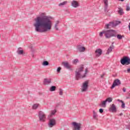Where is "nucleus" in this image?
Instances as JSON below:
<instances>
[{
    "instance_id": "obj_25",
    "label": "nucleus",
    "mask_w": 130,
    "mask_h": 130,
    "mask_svg": "<svg viewBox=\"0 0 130 130\" xmlns=\"http://www.w3.org/2000/svg\"><path fill=\"white\" fill-rule=\"evenodd\" d=\"M118 13L119 14V15H123V10L121 8H119V10L118 11Z\"/></svg>"
},
{
    "instance_id": "obj_29",
    "label": "nucleus",
    "mask_w": 130,
    "mask_h": 130,
    "mask_svg": "<svg viewBox=\"0 0 130 130\" xmlns=\"http://www.w3.org/2000/svg\"><path fill=\"white\" fill-rule=\"evenodd\" d=\"M102 49H98V56H100L102 54Z\"/></svg>"
},
{
    "instance_id": "obj_19",
    "label": "nucleus",
    "mask_w": 130,
    "mask_h": 130,
    "mask_svg": "<svg viewBox=\"0 0 130 130\" xmlns=\"http://www.w3.org/2000/svg\"><path fill=\"white\" fill-rule=\"evenodd\" d=\"M21 49H22V48H19L18 49V50L17 51L18 54L21 55L23 54V53H24V50Z\"/></svg>"
},
{
    "instance_id": "obj_23",
    "label": "nucleus",
    "mask_w": 130,
    "mask_h": 130,
    "mask_svg": "<svg viewBox=\"0 0 130 130\" xmlns=\"http://www.w3.org/2000/svg\"><path fill=\"white\" fill-rule=\"evenodd\" d=\"M42 66H44V67H47V66H49V62L47 61H44L42 63Z\"/></svg>"
},
{
    "instance_id": "obj_39",
    "label": "nucleus",
    "mask_w": 130,
    "mask_h": 130,
    "mask_svg": "<svg viewBox=\"0 0 130 130\" xmlns=\"http://www.w3.org/2000/svg\"><path fill=\"white\" fill-rule=\"evenodd\" d=\"M122 91L124 92H126V89L125 88V87H123L122 88Z\"/></svg>"
},
{
    "instance_id": "obj_45",
    "label": "nucleus",
    "mask_w": 130,
    "mask_h": 130,
    "mask_svg": "<svg viewBox=\"0 0 130 130\" xmlns=\"http://www.w3.org/2000/svg\"><path fill=\"white\" fill-rule=\"evenodd\" d=\"M29 47V48H32V46H30Z\"/></svg>"
},
{
    "instance_id": "obj_36",
    "label": "nucleus",
    "mask_w": 130,
    "mask_h": 130,
    "mask_svg": "<svg viewBox=\"0 0 130 130\" xmlns=\"http://www.w3.org/2000/svg\"><path fill=\"white\" fill-rule=\"evenodd\" d=\"M129 10H130L129 6H128V5H127L126 8V11H129Z\"/></svg>"
},
{
    "instance_id": "obj_34",
    "label": "nucleus",
    "mask_w": 130,
    "mask_h": 130,
    "mask_svg": "<svg viewBox=\"0 0 130 130\" xmlns=\"http://www.w3.org/2000/svg\"><path fill=\"white\" fill-rule=\"evenodd\" d=\"M60 70H61V68L60 67H58L57 69V73H60Z\"/></svg>"
},
{
    "instance_id": "obj_21",
    "label": "nucleus",
    "mask_w": 130,
    "mask_h": 130,
    "mask_svg": "<svg viewBox=\"0 0 130 130\" xmlns=\"http://www.w3.org/2000/svg\"><path fill=\"white\" fill-rule=\"evenodd\" d=\"M56 113V110H52L51 112V114L49 115V117H51L53 115H54Z\"/></svg>"
},
{
    "instance_id": "obj_16",
    "label": "nucleus",
    "mask_w": 130,
    "mask_h": 130,
    "mask_svg": "<svg viewBox=\"0 0 130 130\" xmlns=\"http://www.w3.org/2000/svg\"><path fill=\"white\" fill-rule=\"evenodd\" d=\"M100 33H116V31H115V30H114L109 29L107 30L106 31H101L100 32Z\"/></svg>"
},
{
    "instance_id": "obj_44",
    "label": "nucleus",
    "mask_w": 130,
    "mask_h": 130,
    "mask_svg": "<svg viewBox=\"0 0 130 130\" xmlns=\"http://www.w3.org/2000/svg\"><path fill=\"white\" fill-rule=\"evenodd\" d=\"M128 28H129V30L130 31V23H129V25H128Z\"/></svg>"
},
{
    "instance_id": "obj_1",
    "label": "nucleus",
    "mask_w": 130,
    "mask_h": 130,
    "mask_svg": "<svg viewBox=\"0 0 130 130\" xmlns=\"http://www.w3.org/2000/svg\"><path fill=\"white\" fill-rule=\"evenodd\" d=\"M34 23L36 32L43 33L51 30L52 22L48 16H45L44 13H42L40 16L37 17Z\"/></svg>"
},
{
    "instance_id": "obj_4",
    "label": "nucleus",
    "mask_w": 130,
    "mask_h": 130,
    "mask_svg": "<svg viewBox=\"0 0 130 130\" xmlns=\"http://www.w3.org/2000/svg\"><path fill=\"white\" fill-rule=\"evenodd\" d=\"M120 63L122 66H124V64L128 66L130 64V58L127 56H124L120 59Z\"/></svg>"
},
{
    "instance_id": "obj_20",
    "label": "nucleus",
    "mask_w": 130,
    "mask_h": 130,
    "mask_svg": "<svg viewBox=\"0 0 130 130\" xmlns=\"http://www.w3.org/2000/svg\"><path fill=\"white\" fill-rule=\"evenodd\" d=\"M56 90V86H52L49 88V91L50 92H53Z\"/></svg>"
},
{
    "instance_id": "obj_46",
    "label": "nucleus",
    "mask_w": 130,
    "mask_h": 130,
    "mask_svg": "<svg viewBox=\"0 0 130 130\" xmlns=\"http://www.w3.org/2000/svg\"><path fill=\"white\" fill-rule=\"evenodd\" d=\"M119 1H120V2H123V1L124 0H119Z\"/></svg>"
},
{
    "instance_id": "obj_26",
    "label": "nucleus",
    "mask_w": 130,
    "mask_h": 130,
    "mask_svg": "<svg viewBox=\"0 0 130 130\" xmlns=\"http://www.w3.org/2000/svg\"><path fill=\"white\" fill-rule=\"evenodd\" d=\"M39 106V104H35L33 106H32V109H37V108H38V107Z\"/></svg>"
},
{
    "instance_id": "obj_11",
    "label": "nucleus",
    "mask_w": 130,
    "mask_h": 130,
    "mask_svg": "<svg viewBox=\"0 0 130 130\" xmlns=\"http://www.w3.org/2000/svg\"><path fill=\"white\" fill-rule=\"evenodd\" d=\"M71 6L73 7V8H78V7L80 6V4H79L77 1L74 0L71 3Z\"/></svg>"
},
{
    "instance_id": "obj_28",
    "label": "nucleus",
    "mask_w": 130,
    "mask_h": 130,
    "mask_svg": "<svg viewBox=\"0 0 130 130\" xmlns=\"http://www.w3.org/2000/svg\"><path fill=\"white\" fill-rule=\"evenodd\" d=\"M93 113L94 119H97V112H95V111H93Z\"/></svg>"
},
{
    "instance_id": "obj_9",
    "label": "nucleus",
    "mask_w": 130,
    "mask_h": 130,
    "mask_svg": "<svg viewBox=\"0 0 130 130\" xmlns=\"http://www.w3.org/2000/svg\"><path fill=\"white\" fill-rule=\"evenodd\" d=\"M43 84L45 86L47 85H50L51 84V78H45L44 79Z\"/></svg>"
},
{
    "instance_id": "obj_27",
    "label": "nucleus",
    "mask_w": 130,
    "mask_h": 130,
    "mask_svg": "<svg viewBox=\"0 0 130 130\" xmlns=\"http://www.w3.org/2000/svg\"><path fill=\"white\" fill-rule=\"evenodd\" d=\"M68 4V1H64L61 3L59 4L58 6L59 7H61L62 6H64V5H67Z\"/></svg>"
},
{
    "instance_id": "obj_10",
    "label": "nucleus",
    "mask_w": 130,
    "mask_h": 130,
    "mask_svg": "<svg viewBox=\"0 0 130 130\" xmlns=\"http://www.w3.org/2000/svg\"><path fill=\"white\" fill-rule=\"evenodd\" d=\"M109 111H111L112 112H116L117 110L116 109V106L114 104H113L112 105H110V107L109 109Z\"/></svg>"
},
{
    "instance_id": "obj_15",
    "label": "nucleus",
    "mask_w": 130,
    "mask_h": 130,
    "mask_svg": "<svg viewBox=\"0 0 130 130\" xmlns=\"http://www.w3.org/2000/svg\"><path fill=\"white\" fill-rule=\"evenodd\" d=\"M114 47V46H113V43H112V46H110L108 49V51L107 52V54H109V53H110V52H111V51H112V49H113V48Z\"/></svg>"
},
{
    "instance_id": "obj_12",
    "label": "nucleus",
    "mask_w": 130,
    "mask_h": 130,
    "mask_svg": "<svg viewBox=\"0 0 130 130\" xmlns=\"http://www.w3.org/2000/svg\"><path fill=\"white\" fill-rule=\"evenodd\" d=\"M105 36L107 38H111V37H116V35L113 33H105Z\"/></svg>"
},
{
    "instance_id": "obj_41",
    "label": "nucleus",
    "mask_w": 130,
    "mask_h": 130,
    "mask_svg": "<svg viewBox=\"0 0 130 130\" xmlns=\"http://www.w3.org/2000/svg\"><path fill=\"white\" fill-rule=\"evenodd\" d=\"M100 36L101 37H102V36H103V33H100Z\"/></svg>"
},
{
    "instance_id": "obj_47",
    "label": "nucleus",
    "mask_w": 130,
    "mask_h": 130,
    "mask_svg": "<svg viewBox=\"0 0 130 130\" xmlns=\"http://www.w3.org/2000/svg\"><path fill=\"white\" fill-rule=\"evenodd\" d=\"M127 128H129V126H127Z\"/></svg>"
},
{
    "instance_id": "obj_42",
    "label": "nucleus",
    "mask_w": 130,
    "mask_h": 130,
    "mask_svg": "<svg viewBox=\"0 0 130 130\" xmlns=\"http://www.w3.org/2000/svg\"><path fill=\"white\" fill-rule=\"evenodd\" d=\"M127 73H130V69H128L127 70Z\"/></svg>"
},
{
    "instance_id": "obj_43",
    "label": "nucleus",
    "mask_w": 130,
    "mask_h": 130,
    "mask_svg": "<svg viewBox=\"0 0 130 130\" xmlns=\"http://www.w3.org/2000/svg\"><path fill=\"white\" fill-rule=\"evenodd\" d=\"M122 115H123V114L122 113H121L120 114V116H121Z\"/></svg>"
},
{
    "instance_id": "obj_7",
    "label": "nucleus",
    "mask_w": 130,
    "mask_h": 130,
    "mask_svg": "<svg viewBox=\"0 0 130 130\" xmlns=\"http://www.w3.org/2000/svg\"><path fill=\"white\" fill-rule=\"evenodd\" d=\"M56 124V121L53 118L50 119L49 123H48V126L49 127H53L54 125Z\"/></svg>"
},
{
    "instance_id": "obj_22",
    "label": "nucleus",
    "mask_w": 130,
    "mask_h": 130,
    "mask_svg": "<svg viewBox=\"0 0 130 130\" xmlns=\"http://www.w3.org/2000/svg\"><path fill=\"white\" fill-rule=\"evenodd\" d=\"M112 100H113L112 98H108L105 101H106V102L107 103V102H108V103H110V102H112Z\"/></svg>"
},
{
    "instance_id": "obj_24",
    "label": "nucleus",
    "mask_w": 130,
    "mask_h": 130,
    "mask_svg": "<svg viewBox=\"0 0 130 130\" xmlns=\"http://www.w3.org/2000/svg\"><path fill=\"white\" fill-rule=\"evenodd\" d=\"M116 37L119 40H121L122 39L123 37H124V36H122L121 35H117L116 36Z\"/></svg>"
},
{
    "instance_id": "obj_38",
    "label": "nucleus",
    "mask_w": 130,
    "mask_h": 130,
    "mask_svg": "<svg viewBox=\"0 0 130 130\" xmlns=\"http://www.w3.org/2000/svg\"><path fill=\"white\" fill-rule=\"evenodd\" d=\"M103 109H100V110H99V112H100V113H103Z\"/></svg>"
},
{
    "instance_id": "obj_31",
    "label": "nucleus",
    "mask_w": 130,
    "mask_h": 130,
    "mask_svg": "<svg viewBox=\"0 0 130 130\" xmlns=\"http://www.w3.org/2000/svg\"><path fill=\"white\" fill-rule=\"evenodd\" d=\"M59 23V21H57L56 22L55 24V26L54 27H55V28H56V30H58V28H57V25H58Z\"/></svg>"
},
{
    "instance_id": "obj_8",
    "label": "nucleus",
    "mask_w": 130,
    "mask_h": 130,
    "mask_svg": "<svg viewBox=\"0 0 130 130\" xmlns=\"http://www.w3.org/2000/svg\"><path fill=\"white\" fill-rule=\"evenodd\" d=\"M88 89V81H85L83 83L81 87V92H86Z\"/></svg>"
},
{
    "instance_id": "obj_13",
    "label": "nucleus",
    "mask_w": 130,
    "mask_h": 130,
    "mask_svg": "<svg viewBox=\"0 0 130 130\" xmlns=\"http://www.w3.org/2000/svg\"><path fill=\"white\" fill-rule=\"evenodd\" d=\"M77 49L79 52H84L86 50V48L82 46L81 45L77 46Z\"/></svg>"
},
{
    "instance_id": "obj_32",
    "label": "nucleus",
    "mask_w": 130,
    "mask_h": 130,
    "mask_svg": "<svg viewBox=\"0 0 130 130\" xmlns=\"http://www.w3.org/2000/svg\"><path fill=\"white\" fill-rule=\"evenodd\" d=\"M122 105H121V108H125V104H124V102H122Z\"/></svg>"
},
{
    "instance_id": "obj_18",
    "label": "nucleus",
    "mask_w": 130,
    "mask_h": 130,
    "mask_svg": "<svg viewBox=\"0 0 130 130\" xmlns=\"http://www.w3.org/2000/svg\"><path fill=\"white\" fill-rule=\"evenodd\" d=\"M105 3V11H107V8H108V0H104Z\"/></svg>"
},
{
    "instance_id": "obj_6",
    "label": "nucleus",
    "mask_w": 130,
    "mask_h": 130,
    "mask_svg": "<svg viewBox=\"0 0 130 130\" xmlns=\"http://www.w3.org/2000/svg\"><path fill=\"white\" fill-rule=\"evenodd\" d=\"M39 117L40 121H44V120H45V118H46L45 114H44L42 111H40L39 112Z\"/></svg>"
},
{
    "instance_id": "obj_17",
    "label": "nucleus",
    "mask_w": 130,
    "mask_h": 130,
    "mask_svg": "<svg viewBox=\"0 0 130 130\" xmlns=\"http://www.w3.org/2000/svg\"><path fill=\"white\" fill-rule=\"evenodd\" d=\"M106 103H107L106 101H104L102 102L101 104H99V106H100L101 107H103L104 108H105V107H106Z\"/></svg>"
},
{
    "instance_id": "obj_5",
    "label": "nucleus",
    "mask_w": 130,
    "mask_h": 130,
    "mask_svg": "<svg viewBox=\"0 0 130 130\" xmlns=\"http://www.w3.org/2000/svg\"><path fill=\"white\" fill-rule=\"evenodd\" d=\"M120 85H121V82L120 80H119V79H117L114 81V82L113 83L111 88V89H113V88L116 87V86H120Z\"/></svg>"
},
{
    "instance_id": "obj_3",
    "label": "nucleus",
    "mask_w": 130,
    "mask_h": 130,
    "mask_svg": "<svg viewBox=\"0 0 130 130\" xmlns=\"http://www.w3.org/2000/svg\"><path fill=\"white\" fill-rule=\"evenodd\" d=\"M119 24H120V22L119 21H117L115 22H111L108 24H106L105 28L106 29H111V28H114V27H116V26H117V25Z\"/></svg>"
},
{
    "instance_id": "obj_30",
    "label": "nucleus",
    "mask_w": 130,
    "mask_h": 130,
    "mask_svg": "<svg viewBox=\"0 0 130 130\" xmlns=\"http://www.w3.org/2000/svg\"><path fill=\"white\" fill-rule=\"evenodd\" d=\"M63 90H62V89L60 88L59 89V94L60 95V96H62L63 94Z\"/></svg>"
},
{
    "instance_id": "obj_40",
    "label": "nucleus",
    "mask_w": 130,
    "mask_h": 130,
    "mask_svg": "<svg viewBox=\"0 0 130 130\" xmlns=\"http://www.w3.org/2000/svg\"><path fill=\"white\" fill-rule=\"evenodd\" d=\"M117 101H118V102H120L121 103H122L123 102V101H122L120 100H119V99L117 100Z\"/></svg>"
},
{
    "instance_id": "obj_14",
    "label": "nucleus",
    "mask_w": 130,
    "mask_h": 130,
    "mask_svg": "<svg viewBox=\"0 0 130 130\" xmlns=\"http://www.w3.org/2000/svg\"><path fill=\"white\" fill-rule=\"evenodd\" d=\"M63 64L66 69H67L68 70H72L71 69V66L68 62H63Z\"/></svg>"
},
{
    "instance_id": "obj_37",
    "label": "nucleus",
    "mask_w": 130,
    "mask_h": 130,
    "mask_svg": "<svg viewBox=\"0 0 130 130\" xmlns=\"http://www.w3.org/2000/svg\"><path fill=\"white\" fill-rule=\"evenodd\" d=\"M79 61V60L78 59H75L74 60L73 62L74 63H76V62H78Z\"/></svg>"
},
{
    "instance_id": "obj_33",
    "label": "nucleus",
    "mask_w": 130,
    "mask_h": 130,
    "mask_svg": "<svg viewBox=\"0 0 130 130\" xmlns=\"http://www.w3.org/2000/svg\"><path fill=\"white\" fill-rule=\"evenodd\" d=\"M104 76H105V73H103V74H102L100 75V78H101V79H103L104 78Z\"/></svg>"
},
{
    "instance_id": "obj_2",
    "label": "nucleus",
    "mask_w": 130,
    "mask_h": 130,
    "mask_svg": "<svg viewBox=\"0 0 130 130\" xmlns=\"http://www.w3.org/2000/svg\"><path fill=\"white\" fill-rule=\"evenodd\" d=\"M84 72V66H82L75 71V79L76 80H79L80 79H83V78H86L87 74H88V68L85 69V73L83 74Z\"/></svg>"
},
{
    "instance_id": "obj_35",
    "label": "nucleus",
    "mask_w": 130,
    "mask_h": 130,
    "mask_svg": "<svg viewBox=\"0 0 130 130\" xmlns=\"http://www.w3.org/2000/svg\"><path fill=\"white\" fill-rule=\"evenodd\" d=\"M95 54L96 57L98 56V49H97L95 51Z\"/></svg>"
}]
</instances>
